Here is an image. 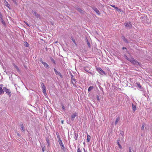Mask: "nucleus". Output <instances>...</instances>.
Segmentation results:
<instances>
[{"mask_svg":"<svg viewBox=\"0 0 152 152\" xmlns=\"http://www.w3.org/2000/svg\"><path fill=\"white\" fill-rule=\"evenodd\" d=\"M75 10L79 12L80 13L82 14H84V11L83 10L81 9L80 8H79L78 7H75Z\"/></svg>","mask_w":152,"mask_h":152,"instance_id":"1","label":"nucleus"},{"mask_svg":"<svg viewBox=\"0 0 152 152\" xmlns=\"http://www.w3.org/2000/svg\"><path fill=\"white\" fill-rule=\"evenodd\" d=\"M3 89L4 91L6 92V93L7 94H8V95H9L10 96H11V95L10 94L11 92L10 91V90L7 89L5 87H4L3 88Z\"/></svg>","mask_w":152,"mask_h":152,"instance_id":"2","label":"nucleus"},{"mask_svg":"<svg viewBox=\"0 0 152 152\" xmlns=\"http://www.w3.org/2000/svg\"><path fill=\"white\" fill-rule=\"evenodd\" d=\"M58 142L60 144V145L61 146V149H64V146L63 143L62 142V141L61 139L60 138V137H58Z\"/></svg>","mask_w":152,"mask_h":152,"instance_id":"3","label":"nucleus"},{"mask_svg":"<svg viewBox=\"0 0 152 152\" xmlns=\"http://www.w3.org/2000/svg\"><path fill=\"white\" fill-rule=\"evenodd\" d=\"M71 82L73 84L74 86H75V84H76V80L73 78L74 76L73 75H71Z\"/></svg>","mask_w":152,"mask_h":152,"instance_id":"4","label":"nucleus"},{"mask_svg":"<svg viewBox=\"0 0 152 152\" xmlns=\"http://www.w3.org/2000/svg\"><path fill=\"white\" fill-rule=\"evenodd\" d=\"M98 72L101 75H105V72L100 68L97 69Z\"/></svg>","mask_w":152,"mask_h":152,"instance_id":"5","label":"nucleus"},{"mask_svg":"<svg viewBox=\"0 0 152 152\" xmlns=\"http://www.w3.org/2000/svg\"><path fill=\"white\" fill-rule=\"evenodd\" d=\"M125 26L127 28H130L132 26V24L130 22L125 23Z\"/></svg>","mask_w":152,"mask_h":152,"instance_id":"6","label":"nucleus"},{"mask_svg":"<svg viewBox=\"0 0 152 152\" xmlns=\"http://www.w3.org/2000/svg\"><path fill=\"white\" fill-rule=\"evenodd\" d=\"M54 72H55V74L56 75H59L61 78H62L63 77V76H62V75H61V73L60 72H58L57 71L56 69H55V68H54Z\"/></svg>","mask_w":152,"mask_h":152,"instance_id":"7","label":"nucleus"},{"mask_svg":"<svg viewBox=\"0 0 152 152\" xmlns=\"http://www.w3.org/2000/svg\"><path fill=\"white\" fill-rule=\"evenodd\" d=\"M40 61L46 68H48L49 67V65L45 62H43L42 59L40 60Z\"/></svg>","mask_w":152,"mask_h":152,"instance_id":"8","label":"nucleus"},{"mask_svg":"<svg viewBox=\"0 0 152 152\" xmlns=\"http://www.w3.org/2000/svg\"><path fill=\"white\" fill-rule=\"evenodd\" d=\"M92 8L93 10H94L98 15H99L100 14V13L99 12V10H98L96 7H93Z\"/></svg>","mask_w":152,"mask_h":152,"instance_id":"9","label":"nucleus"},{"mask_svg":"<svg viewBox=\"0 0 152 152\" xmlns=\"http://www.w3.org/2000/svg\"><path fill=\"white\" fill-rule=\"evenodd\" d=\"M77 116V114L76 113H74L71 116V120L73 121L74 120L75 118Z\"/></svg>","mask_w":152,"mask_h":152,"instance_id":"10","label":"nucleus"},{"mask_svg":"<svg viewBox=\"0 0 152 152\" xmlns=\"http://www.w3.org/2000/svg\"><path fill=\"white\" fill-rule=\"evenodd\" d=\"M20 129L21 130L23 131L24 132L25 131L24 128L23 126V125L22 123L20 124Z\"/></svg>","mask_w":152,"mask_h":152,"instance_id":"11","label":"nucleus"},{"mask_svg":"<svg viewBox=\"0 0 152 152\" xmlns=\"http://www.w3.org/2000/svg\"><path fill=\"white\" fill-rule=\"evenodd\" d=\"M46 140L48 144V146H49L50 145V142L49 140V138L48 137H46Z\"/></svg>","mask_w":152,"mask_h":152,"instance_id":"12","label":"nucleus"},{"mask_svg":"<svg viewBox=\"0 0 152 152\" xmlns=\"http://www.w3.org/2000/svg\"><path fill=\"white\" fill-rule=\"evenodd\" d=\"M34 15L35 16L36 18H39L40 15L38 14L36 12L34 13Z\"/></svg>","mask_w":152,"mask_h":152,"instance_id":"13","label":"nucleus"},{"mask_svg":"<svg viewBox=\"0 0 152 152\" xmlns=\"http://www.w3.org/2000/svg\"><path fill=\"white\" fill-rule=\"evenodd\" d=\"M132 107L133 111L134 112L136 110V106L132 104Z\"/></svg>","mask_w":152,"mask_h":152,"instance_id":"14","label":"nucleus"},{"mask_svg":"<svg viewBox=\"0 0 152 152\" xmlns=\"http://www.w3.org/2000/svg\"><path fill=\"white\" fill-rule=\"evenodd\" d=\"M111 6L113 7L114 8L117 10L120 11H121V10L119 9L118 7H116L115 5H111Z\"/></svg>","mask_w":152,"mask_h":152,"instance_id":"15","label":"nucleus"},{"mask_svg":"<svg viewBox=\"0 0 152 152\" xmlns=\"http://www.w3.org/2000/svg\"><path fill=\"white\" fill-rule=\"evenodd\" d=\"M4 93V91L1 87H0V94H2Z\"/></svg>","mask_w":152,"mask_h":152,"instance_id":"16","label":"nucleus"},{"mask_svg":"<svg viewBox=\"0 0 152 152\" xmlns=\"http://www.w3.org/2000/svg\"><path fill=\"white\" fill-rule=\"evenodd\" d=\"M120 118L119 117L116 118V119L115 122V125H116L117 124L118 122L120 120Z\"/></svg>","mask_w":152,"mask_h":152,"instance_id":"17","label":"nucleus"},{"mask_svg":"<svg viewBox=\"0 0 152 152\" xmlns=\"http://www.w3.org/2000/svg\"><path fill=\"white\" fill-rule=\"evenodd\" d=\"M134 60L135 59L133 58H129V60H128V61H130L132 63L134 61Z\"/></svg>","mask_w":152,"mask_h":152,"instance_id":"18","label":"nucleus"},{"mask_svg":"<svg viewBox=\"0 0 152 152\" xmlns=\"http://www.w3.org/2000/svg\"><path fill=\"white\" fill-rule=\"evenodd\" d=\"M0 20L1 21V22L2 23V24L4 25L5 26L6 25L4 21V20L3 18H1V19H0Z\"/></svg>","mask_w":152,"mask_h":152,"instance_id":"19","label":"nucleus"},{"mask_svg":"<svg viewBox=\"0 0 152 152\" xmlns=\"http://www.w3.org/2000/svg\"><path fill=\"white\" fill-rule=\"evenodd\" d=\"M13 65L15 68L16 69L17 71H19V69L18 67L15 64H13Z\"/></svg>","mask_w":152,"mask_h":152,"instance_id":"20","label":"nucleus"},{"mask_svg":"<svg viewBox=\"0 0 152 152\" xmlns=\"http://www.w3.org/2000/svg\"><path fill=\"white\" fill-rule=\"evenodd\" d=\"M41 146L42 148V151L43 152H44L45 151V145H41Z\"/></svg>","mask_w":152,"mask_h":152,"instance_id":"21","label":"nucleus"},{"mask_svg":"<svg viewBox=\"0 0 152 152\" xmlns=\"http://www.w3.org/2000/svg\"><path fill=\"white\" fill-rule=\"evenodd\" d=\"M84 70L85 71H86L88 72H89V71H90V69H89L88 67H85L84 68Z\"/></svg>","mask_w":152,"mask_h":152,"instance_id":"22","label":"nucleus"},{"mask_svg":"<svg viewBox=\"0 0 152 152\" xmlns=\"http://www.w3.org/2000/svg\"><path fill=\"white\" fill-rule=\"evenodd\" d=\"M91 139V137L90 136L88 135L87 136V140L88 142H89Z\"/></svg>","mask_w":152,"mask_h":152,"instance_id":"23","label":"nucleus"},{"mask_svg":"<svg viewBox=\"0 0 152 152\" xmlns=\"http://www.w3.org/2000/svg\"><path fill=\"white\" fill-rule=\"evenodd\" d=\"M132 63L134 64L135 65H138L139 64V62H138L137 61L135 60H134L133 62Z\"/></svg>","mask_w":152,"mask_h":152,"instance_id":"24","label":"nucleus"},{"mask_svg":"<svg viewBox=\"0 0 152 152\" xmlns=\"http://www.w3.org/2000/svg\"><path fill=\"white\" fill-rule=\"evenodd\" d=\"M93 88V86H90L89 87L88 89V91L89 92L91 90H92Z\"/></svg>","mask_w":152,"mask_h":152,"instance_id":"25","label":"nucleus"},{"mask_svg":"<svg viewBox=\"0 0 152 152\" xmlns=\"http://www.w3.org/2000/svg\"><path fill=\"white\" fill-rule=\"evenodd\" d=\"M50 60H51V61L52 62H53L54 64H56L55 61L52 57H50Z\"/></svg>","mask_w":152,"mask_h":152,"instance_id":"26","label":"nucleus"},{"mask_svg":"<svg viewBox=\"0 0 152 152\" xmlns=\"http://www.w3.org/2000/svg\"><path fill=\"white\" fill-rule=\"evenodd\" d=\"M24 45L26 47H28V44L27 42H24Z\"/></svg>","mask_w":152,"mask_h":152,"instance_id":"27","label":"nucleus"},{"mask_svg":"<svg viewBox=\"0 0 152 152\" xmlns=\"http://www.w3.org/2000/svg\"><path fill=\"white\" fill-rule=\"evenodd\" d=\"M61 106L62 109L64 110L65 111V108L64 107V105L63 104H61Z\"/></svg>","mask_w":152,"mask_h":152,"instance_id":"28","label":"nucleus"},{"mask_svg":"<svg viewBox=\"0 0 152 152\" xmlns=\"http://www.w3.org/2000/svg\"><path fill=\"white\" fill-rule=\"evenodd\" d=\"M86 42H87V43L88 46L89 47H90V46H91V45L90 44V43L88 41V40H87L86 41Z\"/></svg>","mask_w":152,"mask_h":152,"instance_id":"29","label":"nucleus"},{"mask_svg":"<svg viewBox=\"0 0 152 152\" xmlns=\"http://www.w3.org/2000/svg\"><path fill=\"white\" fill-rule=\"evenodd\" d=\"M42 89L43 91L46 90V87L45 86H43L42 87Z\"/></svg>","mask_w":152,"mask_h":152,"instance_id":"30","label":"nucleus"},{"mask_svg":"<svg viewBox=\"0 0 152 152\" xmlns=\"http://www.w3.org/2000/svg\"><path fill=\"white\" fill-rule=\"evenodd\" d=\"M124 41L126 43H128L129 42L128 40L126 38L124 39Z\"/></svg>","mask_w":152,"mask_h":152,"instance_id":"31","label":"nucleus"},{"mask_svg":"<svg viewBox=\"0 0 152 152\" xmlns=\"http://www.w3.org/2000/svg\"><path fill=\"white\" fill-rule=\"evenodd\" d=\"M72 41L75 44H76V42H75V40L74 39H73L72 37Z\"/></svg>","mask_w":152,"mask_h":152,"instance_id":"32","label":"nucleus"},{"mask_svg":"<svg viewBox=\"0 0 152 152\" xmlns=\"http://www.w3.org/2000/svg\"><path fill=\"white\" fill-rule=\"evenodd\" d=\"M5 2H6V3H7V4H6V6L7 7H9L10 6V4L8 3L7 2V1H6Z\"/></svg>","mask_w":152,"mask_h":152,"instance_id":"33","label":"nucleus"},{"mask_svg":"<svg viewBox=\"0 0 152 152\" xmlns=\"http://www.w3.org/2000/svg\"><path fill=\"white\" fill-rule=\"evenodd\" d=\"M124 57L126 59H127V60H129V58H128L126 55H124Z\"/></svg>","mask_w":152,"mask_h":152,"instance_id":"34","label":"nucleus"},{"mask_svg":"<svg viewBox=\"0 0 152 152\" xmlns=\"http://www.w3.org/2000/svg\"><path fill=\"white\" fill-rule=\"evenodd\" d=\"M42 92H43V93H44V95H47L46 92V90H45L43 91Z\"/></svg>","mask_w":152,"mask_h":152,"instance_id":"35","label":"nucleus"},{"mask_svg":"<svg viewBox=\"0 0 152 152\" xmlns=\"http://www.w3.org/2000/svg\"><path fill=\"white\" fill-rule=\"evenodd\" d=\"M144 127H145V124H142V127L141 128V129L142 130H143Z\"/></svg>","mask_w":152,"mask_h":152,"instance_id":"36","label":"nucleus"},{"mask_svg":"<svg viewBox=\"0 0 152 152\" xmlns=\"http://www.w3.org/2000/svg\"><path fill=\"white\" fill-rule=\"evenodd\" d=\"M77 152H81L80 148H78L77 150Z\"/></svg>","mask_w":152,"mask_h":152,"instance_id":"37","label":"nucleus"},{"mask_svg":"<svg viewBox=\"0 0 152 152\" xmlns=\"http://www.w3.org/2000/svg\"><path fill=\"white\" fill-rule=\"evenodd\" d=\"M137 84L138 87H139L140 88H141V86L140 83H137Z\"/></svg>","mask_w":152,"mask_h":152,"instance_id":"38","label":"nucleus"},{"mask_svg":"<svg viewBox=\"0 0 152 152\" xmlns=\"http://www.w3.org/2000/svg\"><path fill=\"white\" fill-rule=\"evenodd\" d=\"M13 1V2L15 4H17V2L15 1V0H12Z\"/></svg>","mask_w":152,"mask_h":152,"instance_id":"39","label":"nucleus"},{"mask_svg":"<svg viewBox=\"0 0 152 152\" xmlns=\"http://www.w3.org/2000/svg\"><path fill=\"white\" fill-rule=\"evenodd\" d=\"M120 134L122 136H123L124 134V132L123 131H121L120 132Z\"/></svg>","mask_w":152,"mask_h":152,"instance_id":"40","label":"nucleus"},{"mask_svg":"<svg viewBox=\"0 0 152 152\" xmlns=\"http://www.w3.org/2000/svg\"><path fill=\"white\" fill-rule=\"evenodd\" d=\"M118 145L119 146V148L120 149H122V147L121 145L120 144H119V145Z\"/></svg>","mask_w":152,"mask_h":152,"instance_id":"41","label":"nucleus"},{"mask_svg":"<svg viewBox=\"0 0 152 152\" xmlns=\"http://www.w3.org/2000/svg\"><path fill=\"white\" fill-rule=\"evenodd\" d=\"M96 98H97V100L98 101H99V96H96Z\"/></svg>","mask_w":152,"mask_h":152,"instance_id":"42","label":"nucleus"},{"mask_svg":"<svg viewBox=\"0 0 152 152\" xmlns=\"http://www.w3.org/2000/svg\"><path fill=\"white\" fill-rule=\"evenodd\" d=\"M40 84H41V86L42 87L43 86H45L44 84V83H42V82H41L40 83Z\"/></svg>","mask_w":152,"mask_h":152,"instance_id":"43","label":"nucleus"},{"mask_svg":"<svg viewBox=\"0 0 152 152\" xmlns=\"http://www.w3.org/2000/svg\"><path fill=\"white\" fill-rule=\"evenodd\" d=\"M129 152H132V149H131L130 147L129 148Z\"/></svg>","mask_w":152,"mask_h":152,"instance_id":"44","label":"nucleus"},{"mask_svg":"<svg viewBox=\"0 0 152 152\" xmlns=\"http://www.w3.org/2000/svg\"><path fill=\"white\" fill-rule=\"evenodd\" d=\"M119 141H120L119 140H118L117 141V144H118V145H119V144H120V143H119Z\"/></svg>","mask_w":152,"mask_h":152,"instance_id":"45","label":"nucleus"},{"mask_svg":"<svg viewBox=\"0 0 152 152\" xmlns=\"http://www.w3.org/2000/svg\"><path fill=\"white\" fill-rule=\"evenodd\" d=\"M0 19L2 18V15L1 14H0Z\"/></svg>","mask_w":152,"mask_h":152,"instance_id":"46","label":"nucleus"},{"mask_svg":"<svg viewBox=\"0 0 152 152\" xmlns=\"http://www.w3.org/2000/svg\"><path fill=\"white\" fill-rule=\"evenodd\" d=\"M122 38L123 39V40L124 39H125L124 36H122Z\"/></svg>","mask_w":152,"mask_h":152,"instance_id":"47","label":"nucleus"},{"mask_svg":"<svg viewBox=\"0 0 152 152\" xmlns=\"http://www.w3.org/2000/svg\"><path fill=\"white\" fill-rule=\"evenodd\" d=\"M31 12H32V13H33V14L34 15V12H34V11L33 10H32L31 11Z\"/></svg>","mask_w":152,"mask_h":152,"instance_id":"48","label":"nucleus"},{"mask_svg":"<svg viewBox=\"0 0 152 152\" xmlns=\"http://www.w3.org/2000/svg\"><path fill=\"white\" fill-rule=\"evenodd\" d=\"M25 23L28 26H29V25H28V24L27 22H25Z\"/></svg>","mask_w":152,"mask_h":152,"instance_id":"49","label":"nucleus"},{"mask_svg":"<svg viewBox=\"0 0 152 152\" xmlns=\"http://www.w3.org/2000/svg\"><path fill=\"white\" fill-rule=\"evenodd\" d=\"M122 49H123V50H124V49H126V48H125V47H123V48H122Z\"/></svg>","mask_w":152,"mask_h":152,"instance_id":"50","label":"nucleus"},{"mask_svg":"<svg viewBox=\"0 0 152 152\" xmlns=\"http://www.w3.org/2000/svg\"><path fill=\"white\" fill-rule=\"evenodd\" d=\"M61 123H62V124H64V121H61Z\"/></svg>","mask_w":152,"mask_h":152,"instance_id":"51","label":"nucleus"},{"mask_svg":"<svg viewBox=\"0 0 152 152\" xmlns=\"http://www.w3.org/2000/svg\"><path fill=\"white\" fill-rule=\"evenodd\" d=\"M83 150H84V152H86V151H85V148H83Z\"/></svg>","mask_w":152,"mask_h":152,"instance_id":"52","label":"nucleus"},{"mask_svg":"<svg viewBox=\"0 0 152 152\" xmlns=\"http://www.w3.org/2000/svg\"><path fill=\"white\" fill-rule=\"evenodd\" d=\"M3 86V84H1L0 85V86Z\"/></svg>","mask_w":152,"mask_h":152,"instance_id":"53","label":"nucleus"},{"mask_svg":"<svg viewBox=\"0 0 152 152\" xmlns=\"http://www.w3.org/2000/svg\"><path fill=\"white\" fill-rule=\"evenodd\" d=\"M57 42H56L55 43H57Z\"/></svg>","mask_w":152,"mask_h":152,"instance_id":"54","label":"nucleus"},{"mask_svg":"<svg viewBox=\"0 0 152 152\" xmlns=\"http://www.w3.org/2000/svg\"><path fill=\"white\" fill-rule=\"evenodd\" d=\"M5 3L6 4H7V3H6V2H5Z\"/></svg>","mask_w":152,"mask_h":152,"instance_id":"55","label":"nucleus"}]
</instances>
